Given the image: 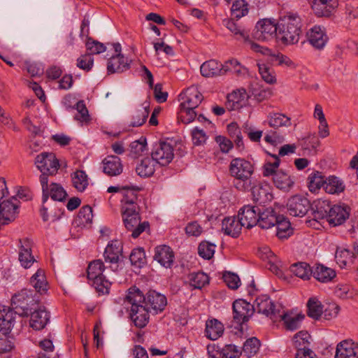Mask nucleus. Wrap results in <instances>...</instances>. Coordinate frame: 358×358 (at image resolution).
<instances>
[{"label":"nucleus","mask_w":358,"mask_h":358,"mask_svg":"<svg viewBox=\"0 0 358 358\" xmlns=\"http://www.w3.org/2000/svg\"><path fill=\"white\" fill-rule=\"evenodd\" d=\"M34 301L32 291L24 289L12 297L11 305L18 315H28Z\"/></svg>","instance_id":"9d476101"},{"label":"nucleus","mask_w":358,"mask_h":358,"mask_svg":"<svg viewBox=\"0 0 358 358\" xmlns=\"http://www.w3.org/2000/svg\"><path fill=\"white\" fill-rule=\"evenodd\" d=\"M187 280L194 289H201L209 283V277L203 272L191 273L187 275Z\"/></svg>","instance_id":"a18cd8bd"},{"label":"nucleus","mask_w":358,"mask_h":358,"mask_svg":"<svg viewBox=\"0 0 358 358\" xmlns=\"http://www.w3.org/2000/svg\"><path fill=\"white\" fill-rule=\"evenodd\" d=\"M130 62L122 54L112 56L108 62L107 70L110 73H122L129 69Z\"/></svg>","instance_id":"c85d7f7f"},{"label":"nucleus","mask_w":358,"mask_h":358,"mask_svg":"<svg viewBox=\"0 0 358 358\" xmlns=\"http://www.w3.org/2000/svg\"><path fill=\"white\" fill-rule=\"evenodd\" d=\"M216 245L208 241H202L198 247L199 255L205 259H210L215 253Z\"/></svg>","instance_id":"4d7b16f0"},{"label":"nucleus","mask_w":358,"mask_h":358,"mask_svg":"<svg viewBox=\"0 0 358 358\" xmlns=\"http://www.w3.org/2000/svg\"><path fill=\"white\" fill-rule=\"evenodd\" d=\"M287 207L289 215L294 217H303L310 208V202L305 196L297 194L289 199Z\"/></svg>","instance_id":"4468645a"},{"label":"nucleus","mask_w":358,"mask_h":358,"mask_svg":"<svg viewBox=\"0 0 358 358\" xmlns=\"http://www.w3.org/2000/svg\"><path fill=\"white\" fill-rule=\"evenodd\" d=\"M259 213L255 206L247 205L240 209L238 217L242 226L249 229L258 224Z\"/></svg>","instance_id":"a211bd4d"},{"label":"nucleus","mask_w":358,"mask_h":358,"mask_svg":"<svg viewBox=\"0 0 358 358\" xmlns=\"http://www.w3.org/2000/svg\"><path fill=\"white\" fill-rule=\"evenodd\" d=\"M337 296L341 299H352L356 295V291L348 285H341L337 286L335 290Z\"/></svg>","instance_id":"338daca9"},{"label":"nucleus","mask_w":358,"mask_h":358,"mask_svg":"<svg viewBox=\"0 0 358 358\" xmlns=\"http://www.w3.org/2000/svg\"><path fill=\"white\" fill-rule=\"evenodd\" d=\"M122 216L124 227L128 231L132 232L131 236L134 238L138 237L150 227L148 222H141L139 208H126L122 210Z\"/></svg>","instance_id":"39448f33"},{"label":"nucleus","mask_w":358,"mask_h":358,"mask_svg":"<svg viewBox=\"0 0 358 358\" xmlns=\"http://www.w3.org/2000/svg\"><path fill=\"white\" fill-rule=\"evenodd\" d=\"M73 187L79 192H83L88 185L87 175L84 171L77 170L71 175Z\"/></svg>","instance_id":"09e8293b"},{"label":"nucleus","mask_w":358,"mask_h":358,"mask_svg":"<svg viewBox=\"0 0 358 358\" xmlns=\"http://www.w3.org/2000/svg\"><path fill=\"white\" fill-rule=\"evenodd\" d=\"M146 139L145 138L141 137L140 139L131 143L129 145L131 154L134 157L140 155L146 150Z\"/></svg>","instance_id":"0e129e2a"},{"label":"nucleus","mask_w":358,"mask_h":358,"mask_svg":"<svg viewBox=\"0 0 358 358\" xmlns=\"http://www.w3.org/2000/svg\"><path fill=\"white\" fill-rule=\"evenodd\" d=\"M224 325L217 319L208 320L206 322L205 335L212 340L215 341L224 333Z\"/></svg>","instance_id":"2f4dec72"},{"label":"nucleus","mask_w":358,"mask_h":358,"mask_svg":"<svg viewBox=\"0 0 358 358\" xmlns=\"http://www.w3.org/2000/svg\"><path fill=\"white\" fill-rule=\"evenodd\" d=\"M17 311L10 307L0 306V331L10 333L15 322Z\"/></svg>","instance_id":"5701e85b"},{"label":"nucleus","mask_w":358,"mask_h":358,"mask_svg":"<svg viewBox=\"0 0 358 358\" xmlns=\"http://www.w3.org/2000/svg\"><path fill=\"white\" fill-rule=\"evenodd\" d=\"M31 284L36 291L40 294H44L48 290V282L45 276L44 271L38 269L31 278Z\"/></svg>","instance_id":"37998d69"},{"label":"nucleus","mask_w":358,"mask_h":358,"mask_svg":"<svg viewBox=\"0 0 358 358\" xmlns=\"http://www.w3.org/2000/svg\"><path fill=\"white\" fill-rule=\"evenodd\" d=\"M274 158L273 162H266L263 166V175L268 177L270 176H275L278 172V168L280 165V160L276 155H271Z\"/></svg>","instance_id":"e2e57ef3"},{"label":"nucleus","mask_w":358,"mask_h":358,"mask_svg":"<svg viewBox=\"0 0 358 358\" xmlns=\"http://www.w3.org/2000/svg\"><path fill=\"white\" fill-rule=\"evenodd\" d=\"M143 301L142 303L153 311L155 314L162 313L167 305V299L165 295L155 290L148 291L145 295L143 294Z\"/></svg>","instance_id":"f8f14e48"},{"label":"nucleus","mask_w":358,"mask_h":358,"mask_svg":"<svg viewBox=\"0 0 358 358\" xmlns=\"http://www.w3.org/2000/svg\"><path fill=\"white\" fill-rule=\"evenodd\" d=\"M122 243L118 240L110 241L105 249L103 252L105 262L110 264V267L113 271L117 268V264L122 257Z\"/></svg>","instance_id":"ddd939ff"},{"label":"nucleus","mask_w":358,"mask_h":358,"mask_svg":"<svg viewBox=\"0 0 358 358\" xmlns=\"http://www.w3.org/2000/svg\"><path fill=\"white\" fill-rule=\"evenodd\" d=\"M307 308V314L313 319L318 320L322 315L323 306L321 302L315 297H311L308 299Z\"/></svg>","instance_id":"8fccbe9b"},{"label":"nucleus","mask_w":358,"mask_h":358,"mask_svg":"<svg viewBox=\"0 0 358 358\" xmlns=\"http://www.w3.org/2000/svg\"><path fill=\"white\" fill-rule=\"evenodd\" d=\"M325 180L321 173L316 171L310 173L308 178V187L310 192H316L324 187Z\"/></svg>","instance_id":"3c124183"},{"label":"nucleus","mask_w":358,"mask_h":358,"mask_svg":"<svg viewBox=\"0 0 358 358\" xmlns=\"http://www.w3.org/2000/svg\"><path fill=\"white\" fill-rule=\"evenodd\" d=\"M250 96L243 88L234 90L227 95V104L230 110H238L248 103Z\"/></svg>","instance_id":"a878e982"},{"label":"nucleus","mask_w":358,"mask_h":358,"mask_svg":"<svg viewBox=\"0 0 358 358\" xmlns=\"http://www.w3.org/2000/svg\"><path fill=\"white\" fill-rule=\"evenodd\" d=\"M200 71L203 76L210 78L222 76L226 74L224 69V63L210 59L203 63L200 67Z\"/></svg>","instance_id":"b1692460"},{"label":"nucleus","mask_w":358,"mask_h":358,"mask_svg":"<svg viewBox=\"0 0 358 358\" xmlns=\"http://www.w3.org/2000/svg\"><path fill=\"white\" fill-rule=\"evenodd\" d=\"M324 189L329 194H339L344 190L345 186L337 177L329 176L325 179Z\"/></svg>","instance_id":"de8ad7c7"},{"label":"nucleus","mask_w":358,"mask_h":358,"mask_svg":"<svg viewBox=\"0 0 358 358\" xmlns=\"http://www.w3.org/2000/svg\"><path fill=\"white\" fill-rule=\"evenodd\" d=\"M229 172L231 176L237 180L236 188L241 190H249L251 185L254 184L252 177L254 172L253 166L245 159H232L229 165Z\"/></svg>","instance_id":"7ed1b4c3"},{"label":"nucleus","mask_w":358,"mask_h":358,"mask_svg":"<svg viewBox=\"0 0 358 358\" xmlns=\"http://www.w3.org/2000/svg\"><path fill=\"white\" fill-rule=\"evenodd\" d=\"M255 304L257 311L266 315V316L270 315H276L279 313L275 309V306L267 295H262L257 297L255 299Z\"/></svg>","instance_id":"473e14b6"},{"label":"nucleus","mask_w":358,"mask_h":358,"mask_svg":"<svg viewBox=\"0 0 358 358\" xmlns=\"http://www.w3.org/2000/svg\"><path fill=\"white\" fill-rule=\"evenodd\" d=\"M103 172L109 176H116L122 172V164L117 156H108L103 162Z\"/></svg>","instance_id":"c756f323"},{"label":"nucleus","mask_w":358,"mask_h":358,"mask_svg":"<svg viewBox=\"0 0 358 358\" xmlns=\"http://www.w3.org/2000/svg\"><path fill=\"white\" fill-rule=\"evenodd\" d=\"M223 25L236 36H239L240 37L245 39L248 37V33L245 31V29L239 27L233 20H224Z\"/></svg>","instance_id":"052dcab7"},{"label":"nucleus","mask_w":358,"mask_h":358,"mask_svg":"<svg viewBox=\"0 0 358 358\" xmlns=\"http://www.w3.org/2000/svg\"><path fill=\"white\" fill-rule=\"evenodd\" d=\"M233 321L238 326L249 321L253 315L254 306L243 299L236 300L233 303Z\"/></svg>","instance_id":"9b49d317"},{"label":"nucleus","mask_w":358,"mask_h":358,"mask_svg":"<svg viewBox=\"0 0 358 358\" xmlns=\"http://www.w3.org/2000/svg\"><path fill=\"white\" fill-rule=\"evenodd\" d=\"M151 157L160 166H166L174 157L173 146L169 142L159 141L153 146Z\"/></svg>","instance_id":"6e6552de"},{"label":"nucleus","mask_w":358,"mask_h":358,"mask_svg":"<svg viewBox=\"0 0 358 358\" xmlns=\"http://www.w3.org/2000/svg\"><path fill=\"white\" fill-rule=\"evenodd\" d=\"M149 106V103L144 102L142 106L133 111L130 126L140 127L145 122L150 113Z\"/></svg>","instance_id":"e433bc0d"},{"label":"nucleus","mask_w":358,"mask_h":358,"mask_svg":"<svg viewBox=\"0 0 358 358\" xmlns=\"http://www.w3.org/2000/svg\"><path fill=\"white\" fill-rule=\"evenodd\" d=\"M93 218L92 208L87 205L83 206L78 214V220L80 224H89L92 222Z\"/></svg>","instance_id":"69168bd1"},{"label":"nucleus","mask_w":358,"mask_h":358,"mask_svg":"<svg viewBox=\"0 0 358 358\" xmlns=\"http://www.w3.org/2000/svg\"><path fill=\"white\" fill-rule=\"evenodd\" d=\"M35 164L41 175L53 176L57 173L59 168V160L53 153L43 152L37 155Z\"/></svg>","instance_id":"1a4fd4ad"},{"label":"nucleus","mask_w":358,"mask_h":358,"mask_svg":"<svg viewBox=\"0 0 358 358\" xmlns=\"http://www.w3.org/2000/svg\"><path fill=\"white\" fill-rule=\"evenodd\" d=\"M278 22L271 19L258 21L254 30L253 36L259 41H270L278 35Z\"/></svg>","instance_id":"0eeeda50"},{"label":"nucleus","mask_w":358,"mask_h":358,"mask_svg":"<svg viewBox=\"0 0 358 358\" xmlns=\"http://www.w3.org/2000/svg\"><path fill=\"white\" fill-rule=\"evenodd\" d=\"M129 259L132 265L138 268L142 267L145 263V255L142 248L134 249L129 256Z\"/></svg>","instance_id":"680f3d73"},{"label":"nucleus","mask_w":358,"mask_h":358,"mask_svg":"<svg viewBox=\"0 0 358 358\" xmlns=\"http://www.w3.org/2000/svg\"><path fill=\"white\" fill-rule=\"evenodd\" d=\"M313 277L321 282H331L336 277V272L331 268L318 264L313 271Z\"/></svg>","instance_id":"58836bf2"},{"label":"nucleus","mask_w":358,"mask_h":358,"mask_svg":"<svg viewBox=\"0 0 358 358\" xmlns=\"http://www.w3.org/2000/svg\"><path fill=\"white\" fill-rule=\"evenodd\" d=\"M40 182L42 187V201L45 203L49 196L54 201H64L67 197V193L63 187L56 182L49 184L48 177L45 175L40 176Z\"/></svg>","instance_id":"423d86ee"},{"label":"nucleus","mask_w":358,"mask_h":358,"mask_svg":"<svg viewBox=\"0 0 358 358\" xmlns=\"http://www.w3.org/2000/svg\"><path fill=\"white\" fill-rule=\"evenodd\" d=\"M276 227V236L280 239L289 238L293 234L289 221L283 215H280L275 225Z\"/></svg>","instance_id":"ea45409f"},{"label":"nucleus","mask_w":358,"mask_h":358,"mask_svg":"<svg viewBox=\"0 0 358 358\" xmlns=\"http://www.w3.org/2000/svg\"><path fill=\"white\" fill-rule=\"evenodd\" d=\"M94 65V59L90 55H81L77 59L76 66L85 71H90Z\"/></svg>","instance_id":"774afa93"},{"label":"nucleus","mask_w":358,"mask_h":358,"mask_svg":"<svg viewBox=\"0 0 358 358\" xmlns=\"http://www.w3.org/2000/svg\"><path fill=\"white\" fill-rule=\"evenodd\" d=\"M154 259L165 268H171L174 262V253L166 245H158L155 248Z\"/></svg>","instance_id":"4be33fe9"},{"label":"nucleus","mask_w":358,"mask_h":358,"mask_svg":"<svg viewBox=\"0 0 358 358\" xmlns=\"http://www.w3.org/2000/svg\"><path fill=\"white\" fill-rule=\"evenodd\" d=\"M50 319V313L45 309V307H40L31 313L30 317V327L35 330L43 329Z\"/></svg>","instance_id":"393cba45"},{"label":"nucleus","mask_w":358,"mask_h":358,"mask_svg":"<svg viewBox=\"0 0 358 358\" xmlns=\"http://www.w3.org/2000/svg\"><path fill=\"white\" fill-rule=\"evenodd\" d=\"M241 350L235 345L227 344L221 348L220 355L221 358H239Z\"/></svg>","instance_id":"13d9d810"},{"label":"nucleus","mask_w":358,"mask_h":358,"mask_svg":"<svg viewBox=\"0 0 358 358\" xmlns=\"http://www.w3.org/2000/svg\"><path fill=\"white\" fill-rule=\"evenodd\" d=\"M351 252L344 248H338L335 254V259L336 263L341 268L345 267L351 260Z\"/></svg>","instance_id":"bf43d9fd"},{"label":"nucleus","mask_w":358,"mask_h":358,"mask_svg":"<svg viewBox=\"0 0 358 358\" xmlns=\"http://www.w3.org/2000/svg\"><path fill=\"white\" fill-rule=\"evenodd\" d=\"M248 4L245 0H236L231 6V15L237 19L246 15L248 13Z\"/></svg>","instance_id":"864d4df0"},{"label":"nucleus","mask_w":358,"mask_h":358,"mask_svg":"<svg viewBox=\"0 0 358 358\" xmlns=\"http://www.w3.org/2000/svg\"><path fill=\"white\" fill-rule=\"evenodd\" d=\"M224 69L226 73L231 72L236 76H243L247 73V69L241 65L236 59H229L224 62Z\"/></svg>","instance_id":"6e6d98bb"},{"label":"nucleus","mask_w":358,"mask_h":358,"mask_svg":"<svg viewBox=\"0 0 358 358\" xmlns=\"http://www.w3.org/2000/svg\"><path fill=\"white\" fill-rule=\"evenodd\" d=\"M19 261L22 267L29 268L36 262L32 255V242L29 238L19 240Z\"/></svg>","instance_id":"f3484780"},{"label":"nucleus","mask_w":358,"mask_h":358,"mask_svg":"<svg viewBox=\"0 0 358 358\" xmlns=\"http://www.w3.org/2000/svg\"><path fill=\"white\" fill-rule=\"evenodd\" d=\"M338 6V0H313L312 9L318 17H329Z\"/></svg>","instance_id":"6ab92c4d"},{"label":"nucleus","mask_w":358,"mask_h":358,"mask_svg":"<svg viewBox=\"0 0 358 358\" xmlns=\"http://www.w3.org/2000/svg\"><path fill=\"white\" fill-rule=\"evenodd\" d=\"M182 100L180 106L186 108H196L201 103L203 95L196 86H191L180 94Z\"/></svg>","instance_id":"2eb2a0df"},{"label":"nucleus","mask_w":358,"mask_h":358,"mask_svg":"<svg viewBox=\"0 0 358 358\" xmlns=\"http://www.w3.org/2000/svg\"><path fill=\"white\" fill-rule=\"evenodd\" d=\"M291 272L298 278L303 280H308L313 274V271L308 264L298 262L290 266Z\"/></svg>","instance_id":"c03bdc74"},{"label":"nucleus","mask_w":358,"mask_h":358,"mask_svg":"<svg viewBox=\"0 0 358 358\" xmlns=\"http://www.w3.org/2000/svg\"><path fill=\"white\" fill-rule=\"evenodd\" d=\"M350 208L344 204H336L331 207L327 221L333 226L341 225L349 217Z\"/></svg>","instance_id":"412c9836"},{"label":"nucleus","mask_w":358,"mask_h":358,"mask_svg":"<svg viewBox=\"0 0 358 358\" xmlns=\"http://www.w3.org/2000/svg\"><path fill=\"white\" fill-rule=\"evenodd\" d=\"M279 317L284 322L285 329L289 331H294L299 329L301 321L304 318L303 315L299 314L293 315L289 313H283Z\"/></svg>","instance_id":"a19ab883"},{"label":"nucleus","mask_w":358,"mask_h":358,"mask_svg":"<svg viewBox=\"0 0 358 358\" xmlns=\"http://www.w3.org/2000/svg\"><path fill=\"white\" fill-rule=\"evenodd\" d=\"M308 42L315 49L322 50L328 41L326 29L320 25H314L306 32Z\"/></svg>","instance_id":"dca6fc26"},{"label":"nucleus","mask_w":358,"mask_h":358,"mask_svg":"<svg viewBox=\"0 0 358 358\" xmlns=\"http://www.w3.org/2000/svg\"><path fill=\"white\" fill-rule=\"evenodd\" d=\"M335 358H358V343L352 340H344L338 343Z\"/></svg>","instance_id":"aec40b11"},{"label":"nucleus","mask_w":358,"mask_h":358,"mask_svg":"<svg viewBox=\"0 0 358 358\" xmlns=\"http://www.w3.org/2000/svg\"><path fill=\"white\" fill-rule=\"evenodd\" d=\"M259 346V341L257 338L252 337L246 340L243 344L241 352L244 355L250 358L258 352Z\"/></svg>","instance_id":"603ef678"},{"label":"nucleus","mask_w":358,"mask_h":358,"mask_svg":"<svg viewBox=\"0 0 358 358\" xmlns=\"http://www.w3.org/2000/svg\"><path fill=\"white\" fill-rule=\"evenodd\" d=\"M279 215H277L273 210H266L259 215L258 225L262 229H269L275 225L278 220Z\"/></svg>","instance_id":"79ce46f5"},{"label":"nucleus","mask_w":358,"mask_h":358,"mask_svg":"<svg viewBox=\"0 0 358 358\" xmlns=\"http://www.w3.org/2000/svg\"><path fill=\"white\" fill-rule=\"evenodd\" d=\"M252 191L254 201L259 203H265L272 199V195L269 192V187L267 185H251L249 189Z\"/></svg>","instance_id":"72a5a7b5"},{"label":"nucleus","mask_w":358,"mask_h":358,"mask_svg":"<svg viewBox=\"0 0 358 358\" xmlns=\"http://www.w3.org/2000/svg\"><path fill=\"white\" fill-rule=\"evenodd\" d=\"M141 189L137 186H122L121 199L122 210L134 208H139L136 203L137 201V192Z\"/></svg>","instance_id":"cd10ccee"},{"label":"nucleus","mask_w":358,"mask_h":358,"mask_svg":"<svg viewBox=\"0 0 358 358\" xmlns=\"http://www.w3.org/2000/svg\"><path fill=\"white\" fill-rule=\"evenodd\" d=\"M143 292L137 287H130L125 297V302L131 304V319L138 328L145 327L149 322V312L147 306L142 303Z\"/></svg>","instance_id":"f257e3e1"},{"label":"nucleus","mask_w":358,"mask_h":358,"mask_svg":"<svg viewBox=\"0 0 358 358\" xmlns=\"http://www.w3.org/2000/svg\"><path fill=\"white\" fill-rule=\"evenodd\" d=\"M242 224L238 218L235 217H229L223 220L222 223V230L224 233L231 237L236 238L241 234Z\"/></svg>","instance_id":"7c9ffc66"},{"label":"nucleus","mask_w":358,"mask_h":358,"mask_svg":"<svg viewBox=\"0 0 358 358\" xmlns=\"http://www.w3.org/2000/svg\"><path fill=\"white\" fill-rule=\"evenodd\" d=\"M268 121L269 126L273 128L291 125L290 118L285 114L279 113H270L268 116Z\"/></svg>","instance_id":"49530a36"},{"label":"nucleus","mask_w":358,"mask_h":358,"mask_svg":"<svg viewBox=\"0 0 358 358\" xmlns=\"http://www.w3.org/2000/svg\"><path fill=\"white\" fill-rule=\"evenodd\" d=\"M157 163L151 157H144L136 167V173L143 178L152 176L155 171V166Z\"/></svg>","instance_id":"c9c22d12"},{"label":"nucleus","mask_w":358,"mask_h":358,"mask_svg":"<svg viewBox=\"0 0 358 358\" xmlns=\"http://www.w3.org/2000/svg\"><path fill=\"white\" fill-rule=\"evenodd\" d=\"M273 182L277 188L284 191L290 189L294 183L291 176L282 171H279L275 174Z\"/></svg>","instance_id":"4c0bfd02"},{"label":"nucleus","mask_w":358,"mask_h":358,"mask_svg":"<svg viewBox=\"0 0 358 358\" xmlns=\"http://www.w3.org/2000/svg\"><path fill=\"white\" fill-rule=\"evenodd\" d=\"M105 268L102 260L96 259L89 264L87 270V278L92 282V286L99 294H108L111 285V282L103 275Z\"/></svg>","instance_id":"20e7f679"},{"label":"nucleus","mask_w":358,"mask_h":358,"mask_svg":"<svg viewBox=\"0 0 358 358\" xmlns=\"http://www.w3.org/2000/svg\"><path fill=\"white\" fill-rule=\"evenodd\" d=\"M259 73L262 78L268 84L276 83L275 73L274 70L265 64H258Z\"/></svg>","instance_id":"5fc2aeb1"},{"label":"nucleus","mask_w":358,"mask_h":358,"mask_svg":"<svg viewBox=\"0 0 358 358\" xmlns=\"http://www.w3.org/2000/svg\"><path fill=\"white\" fill-rule=\"evenodd\" d=\"M301 20L294 13H289L278 22V37L285 45H294L299 42L301 35Z\"/></svg>","instance_id":"f03ea898"},{"label":"nucleus","mask_w":358,"mask_h":358,"mask_svg":"<svg viewBox=\"0 0 358 358\" xmlns=\"http://www.w3.org/2000/svg\"><path fill=\"white\" fill-rule=\"evenodd\" d=\"M19 201L15 197L0 201V218L6 221L14 220L18 213Z\"/></svg>","instance_id":"bb28decb"},{"label":"nucleus","mask_w":358,"mask_h":358,"mask_svg":"<svg viewBox=\"0 0 358 358\" xmlns=\"http://www.w3.org/2000/svg\"><path fill=\"white\" fill-rule=\"evenodd\" d=\"M331 203L328 200L318 199L312 206V211L315 220L328 219L331 209Z\"/></svg>","instance_id":"f704fd0d"}]
</instances>
